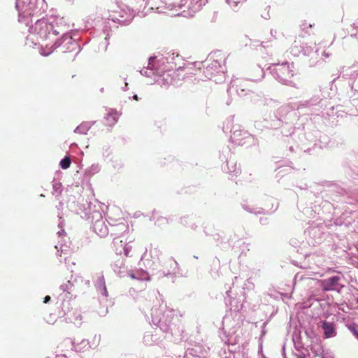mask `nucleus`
<instances>
[{
	"label": "nucleus",
	"instance_id": "nucleus-1",
	"mask_svg": "<svg viewBox=\"0 0 358 358\" xmlns=\"http://www.w3.org/2000/svg\"><path fill=\"white\" fill-rule=\"evenodd\" d=\"M340 280V277L333 276L322 280L321 282L322 289L324 291L334 289V288L338 285Z\"/></svg>",
	"mask_w": 358,
	"mask_h": 358
},
{
	"label": "nucleus",
	"instance_id": "nucleus-2",
	"mask_svg": "<svg viewBox=\"0 0 358 358\" xmlns=\"http://www.w3.org/2000/svg\"><path fill=\"white\" fill-rule=\"evenodd\" d=\"M322 328L324 330L325 338H331L336 335L335 327L333 323L324 321L322 322Z\"/></svg>",
	"mask_w": 358,
	"mask_h": 358
},
{
	"label": "nucleus",
	"instance_id": "nucleus-3",
	"mask_svg": "<svg viewBox=\"0 0 358 358\" xmlns=\"http://www.w3.org/2000/svg\"><path fill=\"white\" fill-rule=\"evenodd\" d=\"M119 115L117 111L110 110L105 117L106 124L109 127L113 126L118 121Z\"/></svg>",
	"mask_w": 358,
	"mask_h": 358
},
{
	"label": "nucleus",
	"instance_id": "nucleus-4",
	"mask_svg": "<svg viewBox=\"0 0 358 358\" xmlns=\"http://www.w3.org/2000/svg\"><path fill=\"white\" fill-rule=\"evenodd\" d=\"M106 227L103 222H96L94 225V230L99 236H103L106 233Z\"/></svg>",
	"mask_w": 358,
	"mask_h": 358
},
{
	"label": "nucleus",
	"instance_id": "nucleus-5",
	"mask_svg": "<svg viewBox=\"0 0 358 358\" xmlns=\"http://www.w3.org/2000/svg\"><path fill=\"white\" fill-rule=\"evenodd\" d=\"M71 163V159L69 157H65L61 160L59 165L63 169H66L69 168Z\"/></svg>",
	"mask_w": 358,
	"mask_h": 358
},
{
	"label": "nucleus",
	"instance_id": "nucleus-6",
	"mask_svg": "<svg viewBox=\"0 0 358 358\" xmlns=\"http://www.w3.org/2000/svg\"><path fill=\"white\" fill-rule=\"evenodd\" d=\"M349 329L352 333V334L356 336L358 339V329L355 326H350Z\"/></svg>",
	"mask_w": 358,
	"mask_h": 358
},
{
	"label": "nucleus",
	"instance_id": "nucleus-7",
	"mask_svg": "<svg viewBox=\"0 0 358 358\" xmlns=\"http://www.w3.org/2000/svg\"><path fill=\"white\" fill-rule=\"evenodd\" d=\"M130 250H131V248H129V247L124 246V253L126 257L130 256Z\"/></svg>",
	"mask_w": 358,
	"mask_h": 358
},
{
	"label": "nucleus",
	"instance_id": "nucleus-8",
	"mask_svg": "<svg viewBox=\"0 0 358 358\" xmlns=\"http://www.w3.org/2000/svg\"><path fill=\"white\" fill-rule=\"evenodd\" d=\"M50 299H51V298H50V296H46L44 298V301H43V302L46 303L49 302V301L50 300Z\"/></svg>",
	"mask_w": 358,
	"mask_h": 358
},
{
	"label": "nucleus",
	"instance_id": "nucleus-9",
	"mask_svg": "<svg viewBox=\"0 0 358 358\" xmlns=\"http://www.w3.org/2000/svg\"><path fill=\"white\" fill-rule=\"evenodd\" d=\"M103 293H105L106 296H107V290L106 287H104Z\"/></svg>",
	"mask_w": 358,
	"mask_h": 358
},
{
	"label": "nucleus",
	"instance_id": "nucleus-10",
	"mask_svg": "<svg viewBox=\"0 0 358 358\" xmlns=\"http://www.w3.org/2000/svg\"><path fill=\"white\" fill-rule=\"evenodd\" d=\"M134 99L135 100H136V101H138V96H137V95H134Z\"/></svg>",
	"mask_w": 358,
	"mask_h": 358
},
{
	"label": "nucleus",
	"instance_id": "nucleus-11",
	"mask_svg": "<svg viewBox=\"0 0 358 358\" xmlns=\"http://www.w3.org/2000/svg\"><path fill=\"white\" fill-rule=\"evenodd\" d=\"M282 67H283V68H287V69H289V66H285V65H282Z\"/></svg>",
	"mask_w": 358,
	"mask_h": 358
},
{
	"label": "nucleus",
	"instance_id": "nucleus-12",
	"mask_svg": "<svg viewBox=\"0 0 358 358\" xmlns=\"http://www.w3.org/2000/svg\"><path fill=\"white\" fill-rule=\"evenodd\" d=\"M300 358H305V357H300Z\"/></svg>",
	"mask_w": 358,
	"mask_h": 358
}]
</instances>
